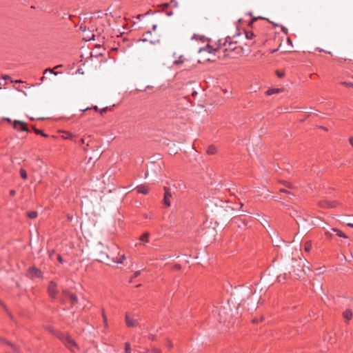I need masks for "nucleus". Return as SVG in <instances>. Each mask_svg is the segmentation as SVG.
Here are the masks:
<instances>
[{"label": "nucleus", "instance_id": "nucleus-39", "mask_svg": "<svg viewBox=\"0 0 353 353\" xmlns=\"http://www.w3.org/2000/svg\"><path fill=\"white\" fill-rule=\"evenodd\" d=\"M152 34V32L150 30H148L147 32H145L143 34V37H146L148 36V35H150Z\"/></svg>", "mask_w": 353, "mask_h": 353}, {"label": "nucleus", "instance_id": "nucleus-60", "mask_svg": "<svg viewBox=\"0 0 353 353\" xmlns=\"http://www.w3.org/2000/svg\"><path fill=\"white\" fill-rule=\"evenodd\" d=\"M264 221H265V222H263V224H265V223H266L267 224H268V221H267V220L264 219Z\"/></svg>", "mask_w": 353, "mask_h": 353}, {"label": "nucleus", "instance_id": "nucleus-21", "mask_svg": "<svg viewBox=\"0 0 353 353\" xmlns=\"http://www.w3.org/2000/svg\"><path fill=\"white\" fill-rule=\"evenodd\" d=\"M207 153L209 155H212L216 153V148L214 145H209L207 148Z\"/></svg>", "mask_w": 353, "mask_h": 353}, {"label": "nucleus", "instance_id": "nucleus-41", "mask_svg": "<svg viewBox=\"0 0 353 353\" xmlns=\"http://www.w3.org/2000/svg\"><path fill=\"white\" fill-rule=\"evenodd\" d=\"M140 41H143V42H145V41H148V39L146 37H143L142 38L140 39Z\"/></svg>", "mask_w": 353, "mask_h": 353}, {"label": "nucleus", "instance_id": "nucleus-47", "mask_svg": "<svg viewBox=\"0 0 353 353\" xmlns=\"http://www.w3.org/2000/svg\"><path fill=\"white\" fill-rule=\"evenodd\" d=\"M54 252H54V250H51V251H50V252H49V254H50V256H52L54 254Z\"/></svg>", "mask_w": 353, "mask_h": 353}, {"label": "nucleus", "instance_id": "nucleus-23", "mask_svg": "<svg viewBox=\"0 0 353 353\" xmlns=\"http://www.w3.org/2000/svg\"><path fill=\"white\" fill-rule=\"evenodd\" d=\"M37 215H38V214H37V212H36V211H30V212H27L28 217L30 219H32L37 218Z\"/></svg>", "mask_w": 353, "mask_h": 353}, {"label": "nucleus", "instance_id": "nucleus-29", "mask_svg": "<svg viewBox=\"0 0 353 353\" xmlns=\"http://www.w3.org/2000/svg\"><path fill=\"white\" fill-rule=\"evenodd\" d=\"M20 175H21V177L22 179H26L28 178L27 172H26V171L24 169H23V168H21V169L20 170Z\"/></svg>", "mask_w": 353, "mask_h": 353}, {"label": "nucleus", "instance_id": "nucleus-33", "mask_svg": "<svg viewBox=\"0 0 353 353\" xmlns=\"http://www.w3.org/2000/svg\"><path fill=\"white\" fill-rule=\"evenodd\" d=\"M225 47H226V46L223 45V42H222L221 40H219L218 41V48H223V49Z\"/></svg>", "mask_w": 353, "mask_h": 353}, {"label": "nucleus", "instance_id": "nucleus-4", "mask_svg": "<svg viewBox=\"0 0 353 353\" xmlns=\"http://www.w3.org/2000/svg\"><path fill=\"white\" fill-rule=\"evenodd\" d=\"M106 250L108 251L111 264L119 255V248L117 245L112 243L110 246H107Z\"/></svg>", "mask_w": 353, "mask_h": 353}, {"label": "nucleus", "instance_id": "nucleus-1", "mask_svg": "<svg viewBox=\"0 0 353 353\" xmlns=\"http://www.w3.org/2000/svg\"><path fill=\"white\" fill-rule=\"evenodd\" d=\"M212 315L220 323H225L231 316V309L229 305H214L212 310Z\"/></svg>", "mask_w": 353, "mask_h": 353}, {"label": "nucleus", "instance_id": "nucleus-51", "mask_svg": "<svg viewBox=\"0 0 353 353\" xmlns=\"http://www.w3.org/2000/svg\"><path fill=\"white\" fill-rule=\"evenodd\" d=\"M156 28H157V25L156 24L153 25L152 26V30L154 31L156 30Z\"/></svg>", "mask_w": 353, "mask_h": 353}, {"label": "nucleus", "instance_id": "nucleus-7", "mask_svg": "<svg viewBox=\"0 0 353 353\" xmlns=\"http://www.w3.org/2000/svg\"><path fill=\"white\" fill-rule=\"evenodd\" d=\"M28 275L30 278H43V272L35 266H31L28 270Z\"/></svg>", "mask_w": 353, "mask_h": 353}, {"label": "nucleus", "instance_id": "nucleus-61", "mask_svg": "<svg viewBox=\"0 0 353 353\" xmlns=\"http://www.w3.org/2000/svg\"><path fill=\"white\" fill-rule=\"evenodd\" d=\"M264 221H265V222H263V224H265V223H266L267 224H268V221H267V220L264 219Z\"/></svg>", "mask_w": 353, "mask_h": 353}, {"label": "nucleus", "instance_id": "nucleus-25", "mask_svg": "<svg viewBox=\"0 0 353 353\" xmlns=\"http://www.w3.org/2000/svg\"><path fill=\"white\" fill-rule=\"evenodd\" d=\"M312 249V243L310 241H307L304 245V250L306 252H310Z\"/></svg>", "mask_w": 353, "mask_h": 353}, {"label": "nucleus", "instance_id": "nucleus-6", "mask_svg": "<svg viewBox=\"0 0 353 353\" xmlns=\"http://www.w3.org/2000/svg\"><path fill=\"white\" fill-rule=\"evenodd\" d=\"M48 292L52 301L57 299L59 290L57 289V284L54 281H50L48 287Z\"/></svg>", "mask_w": 353, "mask_h": 353}, {"label": "nucleus", "instance_id": "nucleus-48", "mask_svg": "<svg viewBox=\"0 0 353 353\" xmlns=\"http://www.w3.org/2000/svg\"><path fill=\"white\" fill-rule=\"evenodd\" d=\"M85 143V139H80V144H84Z\"/></svg>", "mask_w": 353, "mask_h": 353}, {"label": "nucleus", "instance_id": "nucleus-37", "mask_svg": "<svg viewBox=\"0 0 353 353\" xmlns=\"http://www.w3.org/2000/svg\"><path fill=\"white\" fill-rule=\"evenodd\" d=\"M57 260H58V261H59V263H63V259L62 256H61L60 254H59V255L57 256Z\"/></svg>", "mask_w": 353, "mask_h": 353}, {"label": "nucleus", "instance_id": "nucleus-8", "mask_svg": "<svg viewBox=\"0 0 353 353\" xmlns=\"http://www.w3.org/2000/svg\"><path fill=\"white\" fill-rule=\"evenodd\" d=\"M110 258H109V254L108 251L106 250H101L98 254V259L97 261L103 263L106 265H111L110 264Z\"/></svg>", "mask_w": 353, "mask_h": 353}, {"label": "nucleus", "instance_id": "nucleus-63", "mask_svg": "<svg viewBox=\"0 0 353 353\" xmlns=\"http://www.w3.org/2000/svg\"><path fill=\"white\" fill-rule=\"evenodd\" d=\"M253 322L256 323V322H258V321H256V319H253Z\"/></svg>", "mask_w": 353, "mask_h": 353}, {"label": "nucleus", "instance_id": "nucleus-3", "mask_svg": "<svg viewBox=\"0 0 353 353\" xmlns=\"http://www.w3.org/2000/svg\"><path fill=\"white\" fill-rule=\"evenodd\" d=\"M342 322L345 325L353 324V309L351 307H345L341 310Z\"/></svg>", "mask_w": 353, "mask_h": 353}, {"label": "nucleus", "instance_id": "nucleus-45", "mask_svg": "<svg viewBox=\"0 0 353 353\" xmlns=\"http://www.w3.org/2000/svg\"><path fill=\"white\" fill-rule=\"evenodd\" d=\"M350 143L353 147V137L349 139Z\"/></svg>", "mask_w": 353, "mask_h": 353}, {"label": "nucleus", "instance_id": "nucleus-40", "mask_svg": "<svg viewBox=\"0 0 353 353\" xmlns=\"http://www.w3.org/2000/svg\"><path fill=\"white\" fill-rule=\"evenodd\" d=\"M9 193H10V196H14V195H15V194H16V191H15L14 190H10V192H9Z\"/></svg>", "mask_w": 353, "mask_h": 353}, {"label": "nucleus", "instance_id": "nucleus-55", "mask_svg": "<svg viewBox=\"0 0 353 353\" xmlns=\"http://www.w3.org/2000/svg\"><path fill=\"white\" fill-rule=\"evenodd\" d=\"M256 20V19L255 18V19H252V21H250L249 23V25H251Z\"/></svg>", "mask_w": 353, "mask_h": 353}, {"label": "nucleus", "instance_id": "nucleus-49", "mask_svg": "<svg viewBox=\"0 0 353 353\" xmlns=\"http://www.w3.org/2000/svg\"><path fill=\"white\" fill-rule=\"evenodd\" d=\"M196 94H197V92H196V91H193V92H192V95L193 97L196 96Z\"/></svg>", "mask_w": 353, "mask_h": 353}, {"label": "nucleus", "instance_id": "nucleus-64", "mask_svg": "<svg viewBox=\"0 0 353 353\" xmlns=\"http://www.w3.org/2000/svg\"><path fill=\"white\" fill-rule=\"evenodd\" d=\"M61 66V65H57V66L55 67V68H60Z\"/></svg>", "mask_w": 353, "mask_h": 353}, {"label": "nucleus", "instance_id": "nucleus-24", "mask_svg": "<svg viewBox=\"0 0 353 353\" xmlns=\"http://www.w3.org/2000/svg\"><path fill=\"white\" fill-rule=\"evenodd\" d=\"M34 132L37 134H41L42 137H48V135L47 134H46L43 130H39V129H37L35 128L34 127L32 128Z\"/></svg>", "mask_w": 353, "mask_h": 353}, {"label": "nucleus", "instance_id": "nucleus-52", "mask_svg": "<svg viewBox=\"0 0 353 353\" xmlns=\"http://www.w3.org/2000/svg\"><path fill=\"white\" fill-rule=\"evenodd\" d=\"M347 225L350 228H353V223H348Z\"/></svg>", "mask_w": 353, "mask_h": 353}, {"label": "nucleus", "instance_id": "nucleus-20", "mask_svg": "<svg viewBox=\"0 0 353 353\" xmlns=\"http://www.w3.org/2000/svg\"><path fill=\"white\" fill-rule=\"evenodd\" d=\"M48 72L50 73V74H53L54 75H57L59 72H54L52 69L50 68H47L46 70H45L44 72H43V76L41 78V81H43V79H45V74H46Z\"/></svg>", "mask_w": 353, "mask_h": 353}, {"label": "nucleus", "instance_id": "nucleus-53", "mask_svg": "<svg viewBox=\"0 0 353 353\" xmlns=\"http://www.w3.org/2000/svg\"><path fill=\"white\" fill-rule=\"evenodd\" d=\"M67 218H68V219L69 221H71L72 217L70 215H69V214H68V215L67 216Z\"/></svg>", "mask_w": 353, "mask_h": 353}, {"label": "nucleus", "instance_id": "nucleus-46", "mask_svg": "<svg viewBox=\"0 0 353 353\" xmlns=\"http://www.w3.org/2000/svg\"><path fill=\"white\" fill-rule=\"evenodd\" d=\"M2 78L6 80V79H10V77L8 75H4V76H3Z\"/></svg>", "mask_w": 353, "mask_h": 353}, {"label": "nucleus", "instance_id": "nucleus-28", "mask_svg": "<svg viewBox=\"0 0 353 353\" xmlns=\"http://www.w3.org/2000/svg\"><path fill=\"white\" fill-rule=\"evenodd\" d=\"M336 235L339 237H342V238H347V236L343 233L342 232L341 230H338V229H334L333 230Z\"/></svg>", "mask_w": 353, "mask_h": 353}, {"label": "nucleus", "instance_id": "nucleus-54", "mask_svg": "<svg viewBox=\"0 0 353 353\" xmlns=\"http://www.w3.org/2000/svg\"><path fill=\"white\" fill-rule=\"evenodd\" d=\"M94 109L97 112H99V110H100L98 108V107H97V106H94Z\"/></svg>", "mask_w": 353, "mask_h": 353}, {"label": "nucleus", "instance_id": "nucleus-43", "mask_svg": "<svg viewBox=\"0 0 353 353\" xmlns=\"http://www.w3.org/2000/svg\"><path fill=\"white\" fill-rule=\"evenodd\" d=\"M282 28V31L285 33V34H288V29L283 26L281 27Z\"/></svg>", "mask_w": 353, "mask_h": 353}, {"label": "nucleus", "instance_id": "nucleus-27", "mask_svg": "<svg viewBox=\"0 0 353 353\" xmlns=\"http://www.w3.org/2000/svg\"><path fill=\"white\" fill-rule=\"evenodd\" d=\"M204 50H206L208 53H214L216 51V50L209 44L206 46V47L204 48Z\"/></svg>", "mask_w": 353, "mask_h": 353}, {"label": "nucleus", "instance_id": "nucleus-10", "mask_svg": "<svg viewBox=\"0 0 353 353\" xmlns=\"http://www.w3.org/2000/svg\"><path fill=\"white\" fill-rule=\"evenodd\" d=\"M63 301H68L72 305H74L77 303V296L72 293L68 292H63Z\"/></svg>", "mask_w": 353, "mask_h": 353}, {"label": "nucleus", "instance_id": "nucleus-42", "mask_svg": "<svg viewBox=\"0 0 353 353\" xmlns=\"http://www.w3.org/2000/svg\"><path fill=\"white\" fill-rule=\"evenodd\" d=\"M140 274H141V271L140 270L135 272L134 274V277H137L138 276L140 275Z\"/></svg>", "mask_w": 353, "mask_h": 353}, {"label": "nucleus", "instance_id": "nucleus-16", "mask_svg": "<svg viewBox=\"0 0 353 353\" xmlns=\"http://www.w3.org/2000/svg\"><path fill=\"white\" fill-rule=\"evenodd\" d=\"M125 259L126 258H125V254H121V255L119 254V256L117 257V260H114L112 263L122 264Z\"/></svg>", "mask_w": 353, "mask_h": 353}, {"label": "nucleus", "instance_id": "nucleus-32", "mask_svg": "<svg viewBox=\"0 0 353 353\" xmlns=\"http://www.w3.org/2000/svg\"><path fill=\"white\" fill-rule=\"evenodd\" d=\"M182 57H180V58L178 60L174 61V64L177 65L179 64H181L183 63V60L181 59Z\"/></svg>", "mask_w": 353, "mask_h": 353}, {"label": "nucleus", "instance_id": "nucleus-58", "mask_svg": "<svg viewBox=\"0 0 353 353\" xmlns=\"http://www.w3.org/2000/svg\"><path fill=\"white\" fill-rule=\"evenodd\" d=\"M90 108H85V109L82 110V111H83V112H85V111H87V110H90Z\"/></svg>", "mask_w": 353, "mask_h": 353}, {"label": "nucleus", "instance_id": "nucleus-13", "mask_svg": "<svg viewBox=\"0 0 353 353\" xmlns=\"http://www.w3.org/2000/svg\"><path fill=\"white\" fill-rule=\"evenodd\" d=\"M320 206L326 208H332L336 206V201H322L319 203Z\"/></svg>", "mask_w": 353, "mask_h": 353}, {"label": "nucleus", "instance_id": "nucleus-30", "mask_svg": "<svg viewBox=\"0 0 353 353\" xmlns=\"http://www.w3.org/2000/svg\"><path fill=\"white\" fill-rule=\"evenodd\" d=\"M276 74L279 78H283L285 76L284 72H281L279 70L276 71Z\"/></svg>", "mask_w": 353, "mask_h": 353}, {"label": "nucleus", "instance_id": "nucleus-31", "mask_svg": "<svg viewBox=\"0 0 353 353\" xmlns=\"http://www.w3.org/2000/svg\"><path fill=\"white\" fill-rule=\"evenodd\" d=\"M102 316H103V321H104L105 327H107V325H108V323H107V317H106V316H105V314L104 310H102Z\"/></svg>", "mask_w": 353, "mask_h": 353}, {"label": "nucleus", "instance_id": "nucleus-35", "mask_svg": "<svg viewBox=\"0 0 353 353\" xmlns=\"http://www.w3.org/2000/svg\"><path fill=\"white\" fill-rule=\"evenodd\" d=\"M342 83L343 85H345V86H347V87L353 88V83H350V82H343Z\"/></svg>", "mask_w": 353, "mask_h": 353}, {"label": "nucleus", "instance_id": "nucleus-50", "mask_svg": "<svg viewBox=\"0 0 353 353\" xmlns=\"http://www.w3.org/2000/svg\"><path fill=\"white\" fill-rule=\"evenodd\" d=\"M172 14H173V12H172V11H170V12H168L166 13V14H167L168 16H171Z\"/></svg>", "mask_w": 353, "mask_h": 353}, {"label": "nucleus", "instance_id": "nucleus-5", "mask_svg": "<svg viewBox=\"0 0 353 353\" xmlns=\"http://www.w3.org/2000/svg\"><path fill=\"white\" fill-rule=\"evenodd\" d=\"M125 323L128 327H137L139 325L137 316L132 313L126 314Z\"/></svg>", "mask_w": 353, "mask_h": 353}, {"label": "nucleus", "instance_id": "nucleus-22", "mask_svg": "<svg viewBox=\"0 0 353 353\" xmlns=\"http://www.w3.org/2000/svg\"><path fill=\"white\" fill-rule=\"evenodd\" d=\"M236 223H238L239 227H241V225H243V226H245L247 225L245 220L242 219L241 217L236 218Z\"/></svg>", "mask_w": 353, "mask_h": 353}, {"label": "nucleus", "instance_id": "nucleus-15", "mask_svg": "<svg viewBox=\"0 0 353 353\" xmlns=\"http://www.w3.org/2000/svg\"><path fill=\"white\" fill-rule=\"evenodd\" d=\"M292 216L294 219L297 224H300L302 221H305L306 219L301 216V214L296 212L294 211L293 214H292Z\"/></svg>", "mask_w": 353, "mask_h": 353}, {"label": "nucleus", "instance_id": "nucleus-44", "mask_svg": "<svg viewBox=\"0 0 353 353\" xmlns=\"http://www.w3.org/2000/svg\"><path fill=\"white\" fill-rule=\"evenodd\" d=\"M174 269L175 270H180L181 269V265L179 264H176L174 265Z\"/></svg>", "mask_w": 353, "mask_h": 353}, {"label": "nucleus", "instance_id": "nucleus-34", "mask_svg": "<svg viewBox=\"0 0 353 353\" xmlns=\"http://www.w3.org/2000/svg\"><path fill=\"white\" fill-rule=\"evenodd\" d=\"M150 352V353H161V350L157 347H153Z\"/></svg>", "mask_w": 353, "mask_h": 353}, {"label": "nucleus", "instance_id": "nucleus-56", "mask_svg": "<svg viewBox=\"0 0 353 353\" xmlns=\"http://www.w3.org/2000/svg\"><path fill=\"white\" fill-rule=\"evenodd\" d=\"M168 345L169 347H172V344H171L170 341H168Z\"/></svg>", "mask_w": 353, "mask_h": 353}, {"label": "nucleus", "instance_id": "nucleus-14", "mask_svg": "<svg viewBox=\"0 0 353 353\" xmlns=\"http://www.w3.org/2000/svg\"><path fill=\"white\" fill-rule=\"evenodd\" d=\"M136 190L138 193L147 194L149 192V188L146 185H140L137 186Z\"/></svg>", "mask_w": 353, "mask_h": 353}, {"label": "nucleus", "instance_id": "nucleus-18", "mask_svg": "<svg viewBox=\"0 0 353 353\" xmlns=\"http://www.w3.org/2000/svg\"><path fill=\"white\" fill-rule=\"evenodd\" d=\"M149 233L146 232L140 237V241L144 245L149 241Z\"/></svg>", "mask_w": 353, "mask_h": 353}, {"label": "nucleus", "instance_id": "nucleus-2", "mask_svg": "<svg viewBox=\"0 0 353 353\" xmlns=\"http://www.w3.org/2000/svg\"><path fill=\"white\" fill-rule=\"evenodd\" d=\"M58 337L63 343L70 350H73L77 347L76 342L68 334V332H56Z\"/></svg>", "mask_w": 353, "mask_h": 353}, {"label": "nucleus", "instance_id": "nucleus-11", "mask_svg": "<svg viewBox=\"0 0 353 353\" xmlns=\"http://www.w3.org/2000/svg\"><path fill=\"white\" fill-rule=\"evenodd\" d=\"M164 198H163V204L166 207L170 206V198L172 197V194L170 192V190L169 188L164 187Z\"/></svg>", "mask_w": 353, "mask_h": 353}, {"label": "nucleus", "instance_id": "nucleus-62", "mask_svg": "<svg viewBox=\"0 0 353 353\" xmlns=\"http://www.w3.org/2000/svg\"><path fill=\"white\" fill-rule=\"evenodd\" d=\"M144 353H150V350H147Z\"/></svg>", "mask_w": 353, "mask_h": 353}, {"label": "nucleus", "instance_id": "nucleus-17", "mask_svg": "<svg viewBox=\"0 0 353 353\" xmlns=\"http://www.w3.org/2000/svg\"><path fill=\"white\" fill-rule=\"evenodd\" d=\"M281 91V89L279 88H269L266 92L265 94L267 95H272L276 93H279Z\"/></svg>", "mask_w": 353, "mask_h": 353}, {"label": "nucleus", "instance_id": "nucleus-59", "mask_svg": "<svg viewBox=\"0 0 353 353\" xmlns=\"http://www.w3.org/2000/svg\"><path fill=\"white\" fill-rule=\"evenodd\" d=\"M14 83H23V81L21 80H16Z\"/></svg>", "mask_w": 353, "mask_h": 353}, {"label": "nucleus", "instance_id": "nucleus-38", "mask_svg": "<svg viewBox=\"0 0 353 353\" xmlns=\"http://www.w3.org/2000/svg\"><path fill=\"white\" fill-rule=\"evenodd\" d=\"M107 110H108V108H107V107H105V108H103V109L100 110H99V113H100V114H101V115H102V114H103V112H106V111H107Z\"/></svg>", "mask_w": 353, "mask_h": 353}, {"label": "nucleus", "instance_id": "nucleus-57", "mask_svg": "<svg viewBox=\"0 0 353 353\" xmlns=\"http://www.w3.org/2000/svg\"><path fill=\"white\" fill-rule=\"evenodd\" d=\"M156 41H150V43H152V44H155L156 43Z\"/></svg>", "mask_w": 353, "mask_h": 353}, {"label": "nucleus", "instance_id": "nucleus-26", "mask_svg": "<svg viewBox=\"0 0 353 353\" xmlns=\"http://www.w3.org/2000/svg\"><path fill=\"white\" fill-rule=\"evenodd\" d=\"M125 353H132V349L130 346V343L129 342H126L125 343Z\"/></svg>", "mask_w": 353, "mask_h": 353}, {"label": "nucleus", "instance_id": "nucleus-12", "mask_svg": "<svg viewBox=\"0 0 353 353\" xmlns=\"http://www.w3.org/2000/svg\"><path fill=\"white\" fill-rule=\"evenodd\" d=\"M13 128L17 130H21L23 132H29V130L26 126V123L21 121H14L13 123Z\"/></svg>", "mask_w": 353, "mask_h": 353}, {"label": "nucleus", "instance_id": "nucleus-9", "mask_svg": "<svg viewBox=\"0 0 353 353\" xmlns=\"http://www.w3.org/2000/svg\"><path fill=\"white\" fill-rule=\"evenodd\" d=\"M223 45L226 46V47L223 48L224 51H228V50L234 51L237 48V42L232 41L231 37H228L225 39V40L223 41Z\"/></svg>", "mask_w": 353, "mask_h": 353}, {"label": "nucleus", "instance_id": "nucleus-36", "mask_svg": "<svg viewBox=\"0 0 353 353\" xmlns=\"http://www.w3.org/2000/svg\"><path fill=\"white\" fill-rule=\"evenodd\" d=\"M281 192H286V193H288V195H289V196H288V197H289L290 199L291 198V196H294L292 193L289 192H288V190H281Z\"/></svg>", "mask_w": 353, "mask_h": 353}, {"label": "nucleus", "instance_id": "nucleus-19", "mask_svg": "<svg viewBox=\"0 0 353 353\" xmlns=\"http://www.w3.org/2000/svg\"><path fill=\"white\" fill-rule=\"evenodd\" d=\"M245 35L247 39L248 40H252L254 37H255V34L252 31L249 30H244Z\"/></svg>", "mask_w": 353, "mask_h": 353}]
</instances>
